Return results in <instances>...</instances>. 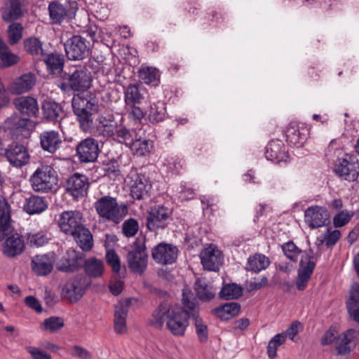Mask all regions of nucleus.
I'll return each instance as SVG.
<instances>
[{
    "instance_id": "6ab92c4d",
    "label": "nucleus",
    "mask_w": 359,
    "mask_h": 359,
    "mask_svg": "<svg viewBox=\"0 0 359 359\" xmlns=\"http://www.w3.org/2000/svg\"><path fill=\"white\" fill-rule=\"evenodd\" d=\"M25 247L23 236L15 233L6 238L2 245V252L8 258H14L22 254Z\"/></svg>"
},
{
    "instance_id": "0e129e2a",
    "label": "nucleus",
    "mask_w": 359,
    "mask_h": 359,
    "mask_svg": "<svg viewBox=\"0 0 359 359\" xmlns=\"http://www.w3.org/2000/svg\"><path fill=\"white\" fill-rule=\"evenodd\" d=\"M106 259L114 272H120L121 268L120 259L114 250H109L107 251Z\"/></svg>"
},
{
    "instance_id": "9b49d317",
    "label": "nucleus",
    "mask_w": 359,
    "mask_h": 359,
    "mask_svg": "<svg viewBox=\"0 0 359 359\" xmlns=\"http://www.w3.org/2000/svg\"><path fill=\"white\" fill-rule=\"evenodd\" d=\"M201 264L205 270L217 271L223 263L222 252L213 244L205 247L200 254Z\"/></svg>"
},
{
    "instance_id": "4468645a",
    "label": "nucleus",
    "mask_w": 359,
    "mask_h": 359,
    "mask_svg": "<svg viewBox=\"0 0 359 359\" xmlns=\"http://www.w3.org/2000/svg\"><path fill=\"white\" fill-rule=\"evenodd\" d=\"M330 213L325 207L312 205L304 211V222L311 229H317L326 224Z\"/></svg>"
},
{
    "instance_id": "79ce46f5",
    "label": "nucleus",
    "mask_w": 359,
    "mask_h": 359,
    "mask_svg": "<svg viewBox=\"0 0 359 359\" xmlns=\"http://www.w3.org/2000/svg\"><path fill=\"white\" fill-rule=\"evenodd\" d=\"M356 337L354 330H348L339 335L337 339V351L339 354H345L350 351L349 344Z\"/></svg>"
},
{
    "instance_id": "680f3d73",
    "label": "nucleus",
    "mask_w": 359,
    "mask_h": 359,
    "mask_svg": "<svg viewBox=\"0 0 359 359\" xmlns=\"http://www.w3.org/2000/svg\"><path fill=\"white\" fill-rule=\"evenodd\" d=\"M6 210L0 215V241L7 234L10 224V215L8 210V204L5 203Z\"/></svg>"
},
{
    "instance_id": "4c0bfd02",
    "label": "nucleus",
    "mask_w": 359,
    "mask_h": 359,
    "mask_svg": "<svg viewBox=\"0 0 359 359\" xmlns=\"http://www.w3.org/2000/svg\"><path fill=\"white\" fill-rule=\"evenodd\" d=\"M44 62L50 74H58L62 71L64 57L62 55L57 53L49 54L44 59Z\"/></svg>"
},
{
    "instance_id": "69168bd1",
    "label": "nucleus",
    "mask_w": 359,
    "mask_h": 359,
    "mask_svg": "<svg viewBox=\"0 0 359 359\" xmlns=\"http://www.w3.org/2000/svg\"><path fill=\"white\" fill-rule=\"evenodd\" d=\"M25 350L31 355L32 359H52L50 354L38 347L27 346L25 347Z\"/></svg>"
},
{
    "instance_id": "3c124183",
    "label": "nucleus",
    "mask_w": 359,
    "mask_h": 359,
    "mask_svg": "<svg viewBox=\"0 0 359 359\" xmlns=\"http://www.w3.org/2000/svg\"><path fill=\"white\" fill-rule=\"evenodd\" d=\"M27 240L32 247H41L48 243V238L43 231H31L27 233Z\"/></svg>"
},
{
    "instance_id": "49530a36",
    "label": "nucleus",
    "mask_w": 359,
    "mask_h": 359,
    "mask_svg": "<svg viewBox=\"0 0 359 359\" xmlns=\"http://www.w3.org/2000/svg\"><path fill=\"white\" fill-rule=\"evenodd\" d=\"M243 289L236 283L224 285L219 292V297L224 299H237L242 295Z\"/></svg>"
},
{
    "instance_id": "2eb2a0df",
    "label": "nucleus",
    "mask_w": 359,
    "mask_h": 359,
    "mask_svg": "<svg viewBox=\"0 0 359 359\" xmlns=\"http://www.w3.org/2000/svg\"><path fill=\"white\" fill-rule=\"evenodd\" d=\"M76 151V155L81 162H94L99 154L98 142L92 137H88L78 144Z\"/></svg>"
},
{
    "instance_id": "b1692460",
    "label": "nucleus",
    "mask_w": 359,
    "mask_h": 359,
    "mask_svg": "<svg viewBox=\"0 0 359 359\" xmlns=\"http://www.w3.org/2000/svg\"><path fill=\"white\" fill-rule=\"evenodd\" d=\"M130 305V300L126 299L118 302L115 306L114 324L118 334H123L127 331L126 318Z\"/></svg>"
},
{
    "instance_id": "bf43d9fd",
    "label": "nucleus",
    "mask_w": 359,
    "mask_h": 359,
    "mask_svg": "<svg viewBox=\"0 0 359 359\" xmlns=\"http://www.w3.org/2000/svg\"><path fill=\"white\" fill-rule=\"evenodd\" d=\"M353 212L347 210H341L333 218V224L335 227H342L349 222L353 217Z\"/></svg>"
},
{
    "instance_id": "72a5a7b5",
    "label": "nucleus",
    "mask_w": 359,
    "mask_h": 359,
    "mask_svg": "<svg viewBox=\"0 0 359 359\" xmlns=\"http://www.w3.org/2000/svg\"><path fill=\"white\" fill-rule=\"evenodd\" d=\"M83 269L88 276L98 278L100 277L104 272V264L102 259L90 257L85 261Z\"/></svg>"
},
{
    "instance_id": "6e6552de",
    "label": "nucleus",
    "mask_w": 359,
    "mask_h": 359,
    "mask_svg": "<svg viewBox=\"0 0 359 359\" xmlns=\"http://www.w3.org/2000/svg\"><path fill=\"white\" fill-rule=\"evenodd\" d=\"M315 266L316 259L313 252L311 250L304 251L302 255L296 283L297 288L299 290H304L306 287Z\"/></svg>"
},
{
    "instance_id": "f03ea898",
    "label": "nucleus",
    "mask_w": 359,
    "mask_h": 359,
    "mask_svg": "<svg viewBox=\"0 0 359 359\" xmlns=\"http://www.w3.org/2000/svg\"><path fill=\"white\" fill-rule=\"evenodd\" d=\"M72 107L78 117L80 126L83 131H89L93 126V113L97 110V102L95 98L81 95H74Z\"/></svg>"
},
{
    "instance_id": "aec40b11",
    "label": "nucleus",
    "mask_w": 359,
    "mask_h": 359,
    "mask_svg": "<svg viewBox=\"0 0 359 359\" xmlns=\"http://www.w3.org/2000/svg\"><path fill=\"white\" fill-rule=\"evenodd\" d=\"M89 187L88 179L86 175L75 173L67 182V191L74 198H79L87 194Z\"/></svg>"
},
{
    "instance_id": "c756f323",
    "label": "nucleus",
    "mask_w": 359,
    "mask_h": 359,
    "mask_svg": "<svg viewBox=\"0 0 359 359\" xmlns=\"http://www.w3.org/2000/svg\"><path fill=\"white\" fill-rule=\"evenodd\" d=\"M53 258L47 255H36L32 261L33 271L39 276H46L53 269Z\"/></svg>"
},
{
    "instance_id": "cd10ccee",
    "label": "nucleus",
    "mask_w": 359,
    "mask_h": 359,
    "mask_svg": "<svg viewBox=\"0 0 359 359\" xmlns=\"http://www.w3.org/2000/svg\"><path fill=\"white\" fill-rule=\"evenodd\" d=\"M40 143L43 150L54 153L60 147L62 140L55 130L44 131L40 135Z\"/></svg>"
},
{
    "instance_id": "c03bdc74",
    "label": "nucleus",
    "mask_w": 359,
    "mask_h": 359,
    "mask_svg": "<svg viewBox=\"0 0 359 359\" xmlns=\"http://www.w3.org/2000/svg\"><path fill=\"white\" fill-rule=\"evenodd\" d=\"M0 59L4 67H10L17 64L20 57L11 52L7 45L0 38Z\"/></svg>"
},
{
    "instance_id": "052dcab7",
    "label": "nucleus",
    "mask_w": 359,
    "mask_h": 359,
    "mask_svg": "<svg viewBox=\"0 0 359 359\" xmlns=\"http://www.w3.org/2000/svg\"><path fill=\"white\" fill-rule=\"evenodd\" d=\"M22 27L20 23H13L8 29V35L11 44H15L22 38Z\"/></svg>"
},
{
    "instance_id": "de8ad7c7",
    "label": "nucleus",
    "mask_w": 359,
    "mask_h": 359,
    "mask_svg": "<svg viewBox=\"0 0 359 359\" xmlns=\"http://www.w3.org/2000/svg\"><path fill=\"white\" fill-rule=\"evenodd\" d=\"M182 304L191 317H195L198 309L191 290L188 287H184L182 290Z\"/></svg>"
},
{
    "instance_id": "1a4fd4ad",
    "label": "nucleus",
    "mask_w": 359,
    "mask_h": 359,
    "mask_svg": "<svg viewBox=\"0 0 359 359\" xmlns=\"http://www.w3.org/2000/svg\"><path fill=\"white\" fill-rule=\"evenodd\" d=\"M65 49L69 60H83L89 54L90 43L85 38L75 35L67 41Z\"/></svg>"
},
{
    "instance_id": "ea45409f",
    "label": "nucleus",
    "mask_w": 359,
    "mask_h": 359,
    "mask_svg": "<svg viewBox=\"0 0 359 359\" xmlns=\"http://www.w3.org/2000/svg\"><path fill=\"white\" fill-rule=\"evenodd\" d=\"M42 109L44 117L49 121H57L62 112V107L52 100H45Z\"/></svg>"
},
{
    "instance_id": "0eeeda50",
    "label": "nucleus",
    "mask_w": 359,
    "mask_h": 359,
    "mask_svg": "<svg viewBox=\"0 0 359 359\" xmlns=\"http://www.w3.org/2000/svg\"><path fill=\"white\" fill-rule=\"evenodd\" d=\"M126 180L130 187V195L134 199L141 200L149 196L151 184L147 177L133 171L128 175Z\"/></svg>"
},
{
    "instance_id": "9d476101",
    "label": "nucleus",
    "mask_w": 359,
    "mask_h": 359,
    "mask_svg": "<svg viewBox=\"0 0 359 359\" xmlns=\"http://www.w3.org/2000/svg\"><path fill=\"white\" fill-rule=\"evenodd\" d=\"M83 224L82 214L77 210L64 211L58 218L57 224L63 233L71 235Z\"/></svg>"
},
{
    "instance_id": "603ef678",
    "label": "nucleus",
    "mask_w": 359,
    "mask_h": 359,
    "mask_svg": "<svg viewBox=\"0 0 359 359\" xmlns=\"http://www.w3.org/2000/svg\"><path fill=\"white\" fill-rule=\"evenodd\" d=\"M285 341V335L283 333L276 334L269 342L267 346V353L271 359L276 357L277 348Z\"/></svg>"
},
{
    "instance_id": "4be33fe9",
    "label": "nucleus",
    "mask_w": 359,
    "mask_h": 359,
    "mask_svg": "<svg viewBox=\"0 0 359 359\" xmlns=\"http://www.w3.org/2000/svg\"><path fill=\"white\" fill-rule=\"evenodd\" d=\"M90 72L83 68L75 70L69 76L66 85L74 91L85 90L91 85Z\"/></svg>"
},
{
    "instance_id": "a878e982",
    "label": "nucleus",
    "mask_w": 359,
    "mask_h": 359,
    "mask_svg": "<svg viewBox=\"0 0 359 359\" xmlns=\"http://www.w3.org/2000/svg\"><path fill=\"white\" fill-rule=\"evenodd\" d=\"M309 135L306 128L299 127L295 123H291L286 130L287 141L292 145L301 147L306 142Z\"/></svg>"
},
{
    "instance_id": "f704fd0d",
    "label": "nucleus",
    "mask_w": 359,
    "mask_h": 359,
    "mask_svg": "<svg viewBox=\"0 0 359 359\" xmlns=\"http://www.w3.org/2000/svg\"><path fill=\"white\" fill-rule=\"evenodd\" d=\"M194 287L196 295L201 301L208 302L215 297V290L205 279L196 280Z\"/></svg>"
},
{
    "instance_id": "e2e57ef3",
    "label": "nucleus",
    "mask_w": 359,
    "mask_h": 359,
    "mask_svg": "<svg viewBox=\"0 0 359 359\" xmlns=\"http://www.w3.org/2000/svg\"><path fill=\"white\" fill-rule=\"evenodd\" d=\"M341 237V232L339 230H334L327 235H325L323 238H318L317 241L319 245L325 243L327 247L334 245Z\"/></svg>"
},
{
    "instance_id": "8fccbe9b",
    "label": "nucleus",
    "mask_w": 359,
    "mask_h": 359,
    "mask_svg": "<svg viewBox=\"0 0 359 359\" xmlns=\"http://www.w3.org/2000/svg\"><path fill=\"white\" fill-rule=\"evenodd\" d=\"M65 325L64 320L60 317L51 316L44 320L41 325L42 330L55 332Z\"/></svg>"
},
{
    "instance_id": "58836bf2",
    "label": "nucleus",
    "mask_w": 359,
    "mask_h": 359,
    "mask_svg": "<svg viewBox=\"0 0 359 359\" xmlns=\"http://www.w3.org/2000/svg\"><path fill=\"white\" fill-rule=\"evenodd\" d=\"M215 313L222 320H229L240 312V306L236 302L226 303L215 309Z\"/></svg>"
},
{
    "instance_id": "5701e85b",
    "label": "nucleus",
    "mask_w": 359,
    "mask_h": 359,
    "mask_svg": "<svg viewBox=\"0 0 359 359\" xmlns=\"http://www.w3.org/2000/svg\"><path fill=\"white\" fill-rule=\"evenodd\" d=\"M77 9L76 4L73 3L65 7L62 4L53 2L49 4V15L53 23H60L65 18L71 19L74 17Z\"/></svg>"
},
{
    "instance_id": "5fc2aeb1",
    "label": "nucleus",
    "mask_w": 359,
    "mask_h": 359,
    "mask_svg": "<svg viewBox=\"0 0 359 359\" xmlns=\"http://www.w3.org/2000/svg\"><path fill=\"white\" fill-rule=\"evenodd\" d=\"M6 123L11 128V129L19 130L20 128H28L32 123L31 121L28 118H20L18 115L14 114L7 118Z\"/></svg>"
},
{
    "instance_id": "f257e3e1",
    "label": "nucleus",
    "mask_w": 359,
    "mask_h": 359,
    "mask_svg": "<svg viewBox=\"0 0 359 359\" xmlns=\"http://www.w3.org/2000/svg\"><path fill=\"white\" fill-rule=\"evenodd\" d=\"M190 316L187 311L181 308L161 304L153 312L149 323L157 328H161L165 322L167 329L172 335L181 337L189 326Z\"/></svg>"
},
{
    "instance_id": "6e6d98bb",
    "label": "nucleus",
    "mask_w": 359,
    "mask_h": 359,
    "mask_svg": "<svg viewBox=\"0 0 359 359\" xmlns=\"http://www.w3.org/2000/svg\"><path fill=\"white\" fill-rule=\"evenodd\" d=\"M347 309L353 319L359 323V299L354 292L350 294L346 302Z\"/></svg>"
},
{
    "instance_id": "338daca9",
    "label": "nucleus",
    "mask_w": 359,
    "mask_h": 359,
    "mask_svg": "<svg viewBox=\"0 0 359 359\" xmlns=\"http://www.w3.org/2000/svg\"><path fill=\"white\" fill-rule=\"evenodd\" d=\"M138 230V224L134 219H130L126 221L123 225L124 234L128 237L133 236Z\"/></svg>"
},
{
    "instance_id": "f3484780",
    "label": "nucleus",
    "mask_w": 359,
    "mask_h": 359,
    "mask_svg": "<svg viewBox=\"0 0 359 359\" xmlns=\"http://www.w3.org/2000/svg\"><path fill=\"white\" fill-rule=\"evenodd\" d=\"M36 76L31 72L25 73L13 79L8 86V91L19 95L31 90L36 84Z\"/></svg>"
},
{
    "instance_id": "c85d7f7f",
    "label": "nucleus",
    "mask_w": 359,
    "mask_h": 359,
    "mask_svg": "<svg viewBox=\"0 0 359 359\" xmlns=\"http://www.w3.org/2000/svg\"><path fill=\"white\" fill-rule=\"evenodd\" d=\"M15 105L20 113L29 116H37L39 112L37 101L32 97H22L15 100Z\"/></svg>"
},
{
    "instance_id": "bb28decb",
    "label": "nucleus",
    "mask_w": 359,
    "mask_h": 359,
    "mask_svg": "<svg viewBox=\"0 0 359 359\" xmlns=\"http://www.w3.org/2000/svg\"><path fill=\"white\" fill-rule=\"evenodd\" d=\"M82 253L72 248L67 250L65 254L57 263V269L62 271H73L79 266V260L82 258Z\"/></svg>"
},
{
    "instance_id": "f8f14e48",
    "label": "nucleus",
    "mask_w": 359,
    "mask_h": 359,
    "mask_svg": "<svg viewBox=\"0 0 359 359\" xmlns=\"http://www.w3.org/2000/svg\"><path fill=\"white\" fill-rule=\"evenodd\" d=\"M171 210L163 205L152 207L147 218V226L150 231H156L167 226Z\"/></svg>"
},
{
    "instance_id": "2f4dec72",
    "label": "nucleus",
    "mask_w": 359,
    "mask_h": 359,
    "mask_svg": "<svg viewBox=\"0 0 359 359\" xmlns=\"http://www.w3.org/2000/svg\"><path fill=\"white\" fill-rule=\"evenodd\" d=\"M270 264L269 259L264 255L257 253L248 259L245 269L248 271L257 273L265 270Z\"/></svg>"
},
{
    "instance_id": "864d4df0",
    "label": "nucleus",
    "mask_w": 359,
    "mask_h": 359,
    "mask_svg": "<svg viewBox=\"0 0 359 359\" xmlns=\"http://www.w3.org/2000/svg\"><path fill=\"white\" fill-rule=\"evenodd\" d=\"M135 104H136L127 106L126 111L128 118L133 124L140 123L145 115L143 110Z\"/></svg>"
},
{
    "instance_id": "ddd939ff",
    "label": "nucleus",
    "mask_w": 359,
    "mask_h": 359,
    "mask_svg": "<svg viewBox=\"0 0 359 359\" xmlns=\"http://www.w3.org/2000/svg\"><path fill=\"white\" fill-rule=\"evenodd\" d=\"M178 249L172 244L161 243L156 245L151 252L154 260L162 265L172 264L177 260Z\"/></svg>"
},
{
    "instance_id": "473e14b6",
    "label": "nucleus",
    "mask_w": 359,
    "mask_h": 359,
    "mask_svg": "<svg viewBox=\"0 0 359 359\" xmlns=\"http://www.w3.org/2000/svg\"><path fill=\"white\" fill-rule=\"evenodd\" d=\"M23 208L29 215L39 214L47 208V204L43 198L32 196L26 199Z\"/></svg>"
},
{
    "instance_id": "423d86ee",
    "label": "nucleus",
    "mask_w": 359,
    "mask_h": 359,
    "mask_svg": "<svg viewBox=\"0 0 359 359\" xmlns=\"http://www.w3.org/2000/svg\"><path fill=\"white\" fill-rule=\"evenodd\" d=\"M334 172L344 180L355 181L359 175V163L357 157L346 154L339 158L335 164Z\"/></svg>"
},
{
    "instance_id": "7ed1b4c3",
    "label": "nucleus",
    "mask_w": 359,
    "mask_h": 359,
    "mask_svg": "<svg viewBox=\"0 0 359 359\" xmlns=\"http://www.w3.org/2000/svg\"><path fill=\"white\" fill-rule=\"evenodd\" d=\"M98 215L108 221L119 223L127 215L128 208L124 203L118 204L115 198L103 196L95 203Z\"/></svg>"
},
{
    "instance_id": "a211bd4d",
    "label": "nucleus",
    "mask_w": 359,
    "mask_h": 359,
    "mask_svg": "<svg viewBox=\"0 0 359 359\" xmlns=\"http://www.w3.org/2000/svg\"><path fill=\"white\" fill-rule=\"evenodd\" d=\"M85 280L82 276H76L68 280L62 287V294L70 302H76L84 294Z\"/></svg>"
},
{
    "instance_id": "4d7b16f0",
    "label": "nucleus",
    "mask_w": 359,
    "mask_h": 359,
    "mask_svg": "<svg viewBox=\"0 0 359 359\" xmlns=\"http://www.w3.org/2000/svg\"><path fill=\"white\" fill-rule=\"evenodd\" d=\"M194 319V325L196 327V332L198 337L201 342H205L208 338V327L204 323L203 320L199 318L197 313H195V317H192Z\"/></svg>"
},
{
    "instance_id": "774afa93",
    "label": "nucleus",
    "mask_w": 359,
    "mask_h": 359,
    "mask_svg": "<svg viewBox=\"0 0 359 359\" xmlns=\"http://www.w3.org/2000/svg\"><path fill=\"white\" fill-rule=\"evenodd\" d=\"M268 284L266 276H262L259 279L254 278L250 280L247 285L248 289L250 291L260 290Z\"/></svg>"
},
{
    "instance_id": "09e8293b",
    "label": "nucleus",
    "mask_w": 359,
    "mask_h": 359,
    "mask_svg": "<svg viewBox=\"0 0 359 359\" xmlns=\"http://www.w3.org/2000/svg\"><path fill=\"white\" fill-rule=\"evenodd\" d=\"M134 132L126 128L124 126L116 128L114 140L120 143L124 144L129 148L135 138L133 135Z\"/></svg>"
},
{
    "instance_id": "dca6fc26",
    "label": "nucleus",
    "mask_w": 359,
    "mask_h": 359,
    "mask_svg": "<svg viewBox=\"0 0 359 359\" xmlns=\"http://www.w3.org/2000/svg\"><path fill=\"white\" fill-rule=\"evenodd\" d=\"M5 156L13 166L21 168L29 160V155L26 147L16 142L9 144L5 149Z\"/></svg>"
},
{
    "instance_id": "c9c22d12",
    "label": "nucleus",
    "mask_w": 359,
    "mask_h": 359,
    "mask_svg": "<svg viewBox=\"0 0 359 359\" xmlns=\"http://www.w3.org/2000/svg\"><path fill=\"white\" fill-rule=\"evenodd\" d=\"M129 148L134 154L138 156H145L151 153L153 149V142L135 137Z\"/></svg>"
},
{
    "instance_id": "393cba45",
    "label": "nucleus",
    "mask_w": 359,
    "mask_h": 359,
    "mask_svg": "<svg viewBox=\"0 0 359 359\" xmlns=\"http://www.w3.org/2000/svg\"><path fill=\"white\" fill-rule=\"evenodd\" d=\"M287 153L285 144L281 141L272 140L266 147L265 155L267 160L278 163L287 161Z\"/></svg>"
},
{
    "instance_id": "a19ab883",
    "label": "nucleus",
    "mask_w": 359,
    "mask_h": 359,
    "mask_svg": "<svg viewBox=\"0 0 359 359\" xmlns=\"http://www.w3.org/2000/svg\"><path fill=\"white\" fill-rule=\"evenodd\" d=\"M139 78L146 84L157 86L159 83V74L156 68L142 67L138 72Z\"/></svg>"
},
{
    "instance_id": "7c9ffc66",
    "label": "nucleus",
    "mask_w": 359,
    "mask_h": 359,
    "mask_svg": "<svg viewBox=\"0 0 359 359\" xmlns=\"http://www.w3.org/2000/svg\"><path fill=\"white\" fill-rule=\"evenodd\" d=\"M70 236H73L78 245L85 251L90 250L93 247V236L90 231L86 229L83 224L79 227V229Z\"/></svg>"
},
{
    "instance_id": "37998d69",
    "label": "nucleus",
    "mask_w": 359,
    "mask_h": 359,
    "mask_svg": "<svg viewBox=\"0 0 359 359\" xmlns=\"http://www.w3.org/2000/svg\"><path fill=\"white\" fill-rule=\"evenodd\" d=\"M24 48L27 53L40 59L43 56L44 50L41 41L36 37H30L24 41Z\"/></svg>"
},
{
    "instance_id": "13d9d810",
    "label": "nucleus",
    "mask_w": 359,
    "mask_h": 359,
    "mask_svg": "<svg viewBox=\"0 0 359 359\" xmlns=\"http://www.w3.org/2000/svg\"><path fill=\"white\" fill-rule=\"evenodd\" d=\"M285 255L292 261H297L302 250L292 242L290 241L282 245Z\"/></svg>"
},
{
    "instance_id": "a18cd8bd",
    "label": "nucleus",
    "mask_w": 359,
    "mask_h": 359,
    "mask_svg": "<svg viewBox=\"0 0 359 359\" xmlns=\"http://www.w3.org/2000/svg\"><path fill=\"white\" fill-rule=\"evenodd\" d=\"M143 99L138 86L135 84H130L124 90V101L126 106L139 104Z\"/></svg>"
},
{
    "instance_id": "39448f33",
    "label": "nucleus",
    "mask_w": 359,
    "mask_h": 359,
    "mask_svg": "<svg viewBox=\"0 0 359 359\" xmlns=\"http://www.w3.org/2000/svg\"><path fill=\"white\" fill-rule=\"evenodd\" d=\"M148 256L144 238H137L130 246L127 256L129 268L134 272L142 273L147 268Z\"/></svg>"
},
{
    "instance_id": "20e7f679",
    "label": "nucleus",
    "mask_w": 359,
    "mask_h": 359,
    "mask_svg": "<svg viewBox=\"0 0 359 359\" xmlns=\"http://www.w3.org/2000/svg\"><path fill=\"white\" fill-rule=\"evenodd\" d=\"M32 189L37 192L47 193L57 184V175L50 165H42L30 177Z\"/></svg>"
},
{
    "instance_id": "412c9836",
    "label": "nucleus",
    "mask_w": 359,
    "mask_h": 359,
    "mask_svg": "<svg viewBox=\"0 0 359 359\" xmlns=\"http://www.w3.org/2000/svg\"><path fill=\"white\" fill-rule=\"evenodd\" d=\"M1 16L5 22H12L23 15V4L21 0H3L0 7Z\"/></svg>"
},
{
    "instance_id": "e433bc0d",
    "label": "nucleus",
    "mask_w": 359,
    "mask_h": 359,
    "mask_svg": "<svg viewBox=\"0 0 359 359\" xmlns=\"http://www.w3.org/2000/svg\"><path fill=\"white\" fill-rule=\"evenodd\" d=\"M147 114L149 121L152 123L163 121L166 116L165 103L158 101L151 104Z\"/></svg>"
}]
</instances>
